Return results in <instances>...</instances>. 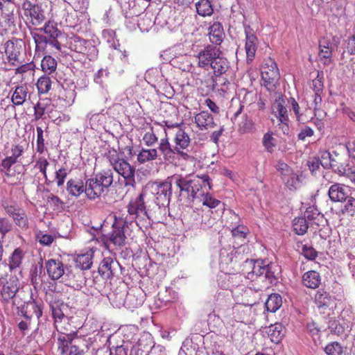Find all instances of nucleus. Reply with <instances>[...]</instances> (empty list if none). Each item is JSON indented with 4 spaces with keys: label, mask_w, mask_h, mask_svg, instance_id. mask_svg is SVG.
I'll return each instance as SVG.
<instances>
[{
    "label": "nucleus",
    "mask_w": 355,
    "mask_h": 355,
    "mask_svg": "<svg viewBox=\"0 0 355 355\" xmlns=\"http://www.w3.org/2000/svg\"><path fill=\"white\" fill-rule=\"evenodd\" d=\"M2 206L17 227L22 230H27L29 228L28 218L23 208L15 203L10 204L7 202H3Z\"/></svg>",
    "instance_id": "obj_9"
},
{
    "label": "nucleus",
    "mask_w": 355,
    "mask_h": 355,
    "mask_svg": "<svg viewBox=\"0 0 355 355\" xmlns=\"http://www.w3.org/2000/svg\"><path fill=\"white\" fill-rule=\"evenodd\" d=\"M245 50L246 53V59L248 63L252 62L254 60L257 49L258 39L252 30L248 28H245Z\"/></svg>",
    "instance_id": "obj_16"
},
{
    "label": "nucleus",
    "mask_w": 355,
    "mask_h": 355,
    "mask_svg": "<svg viewBox=\"0 0 355 355\" xmlns=\"http://www.w3.org/2000/svg\"><path fill=\"white\" fill-rule=\"evenodd\" d=\"M52 316L54 319V324L60 334H68L69 329L67 326H70L68 318L64 315L60 307L58 305H51Z\"/></svg>",
    "instance_id": "obj_19"
},
{
    "label": "nucleus",
    "mask_w": 355,
    "mask_h": 355,
    "mask_svg": "<svg viewBox=\"0 0 355 355\" xmlns=\"http://www.w3.org/2000/svg\"><path fill=\"white\" fill-rule=\"evenodd\" d=\"M142 140L147 146H153L158 141V137L153 131V128H150V130L144 133Z\"/></svg>",
    "instance_id": "obj_57"
},
{
    "label": "nucleus",
    "mask_w": 355,
    "mask_h": 355,
    "mask_svg": "<svg viewBox=\"0 0 355 355\" xmlns=\"http://www.w3.org/2000/svg\"><path fill=\"white\" fill-rule=\"evenodd\" d=\"M194 119L198 128L201 130H209L216 125L212 115L207 111H202L196 114Z\"/></svg>",
    "instance_id": "obj_25"
},
{
    "label": "nucleus",
    "mask_w": 355,
    "mask_h": 355,
    "mask_svg": "<svg viewBox=\"0 0 355 355\" xmlns=\"http://www.w3.org/2000/svg\"><path fill=\"white\" fill-rule=\"evenodd\" d=\"M47 273L51 279H59L64 273L63 263L59 259H51L46 262Z\"/></svg>",
    "instance_id": "obj_21"
},
{
    "label": "nucleus",
    "mask_w": 355,
    "mask_h": 355,
    "mask_svg": "<svg viewBox=\"0 0 355 355\" xmlns=\"http://www.w3.org/2000/svg\"><path fill=\"white\" fill-rule=\"evenodd\" d=\"M334 45L328 37H322L319 40V60L326 65L332 62Z\"/></svg>",
    "instance_id": "obj_15"
},
{
    "label": "nucleus",
    "mask_w": 355,
    "mask_h": 355,
    "mask_svg": "<svg viewBox=\"0 0 355 355\" xmlns=\"http://www.w3.org/2000/svg\"><path fill=\"white\" fill-rule=\"evenodd\" d=\"M21 51L22 45L20 40H8L4 44V51L7 56L8 62L12 66H17L21 63L19 60Z\"/></svg>",
    "instance_id": "obj_12"
},
{
    "label": "nucleus",
    "mask_w": 355,
    "mask_h": 355,
    "mask_svg": "<svg viewBox=\"0 0 355 355\" xmlns=\"http://www.w3.org/2000/svg\"><path fill=\"white\" fill-rule=\"evenodd\" d=\"M66 190L69 195L78 198L83 193L85 194L86 184L80 179H69L67 182Z\"/></svg>",
    "instance_id": "obj_24"
},
{
    "label": "nucleus",
    "mask_w": 355,
    "mask_h": 355,
    "mask_svg": "<svg viewBox=\"0 0 355 355\" xmlns=\"http://www.w3.org/2000/svg\"><path fill=\"white\" fill-rule=\"evenodd\" d=\"M220 54H223L220 48L210 44L207 45L196 55L198 67L207 70Z\"/></svg>",
    "instance_id": "obj_11"
},
{
    "label": "nucleus",
    "mask_w": 355,
    "mask_h": 355,
    "mask_svg": "<svg viewBox=\"0 0 355 355\" xmlns=\"http://www.w3.org/2000/svg\"><path fill=\"white\" fill-rule=\"evenodd\" d=\"M315 302L320 308L327 307L331 304V297L327 292L318 291L315 295Z\"/></svg>",
    "instance_id": "obj_46"
},
{
    "label": "nucleus",
    "mask_w": 355,
    "mask_h": 355,
    "mask_svg": "<svg viewBox=\"0 0 355 355\" xmlns=\"http://www.w3.org/2000/svg\"><path fill=\"white\" fill-rule=\"evenodd\" d=\"M11 102L15 106L22 105L28 95V88L26 85H17L10 91Z\"/></svg>",
    "instance_id": "obj_22"
},
{
    "label": "nucleus",
    "mask_w": 355,
    "mask_h": 355,
    "mask_svg": "<svg viewBox=\"0 0 355 355\" xmlns=\"http://www.w3.org/2000/svg\"><path fill=\"white\" fill-rule=\"evenodd\" d=\"M177 180V173L168 176L162 182H154L149 185L152 194L155 196V203L159 207L168 205L172 196V185Z\"/></svg>",
    "instance_id": "obj_4"
},
{
    "label": "nucleus",
    "mask_w": 355,
    "mask_h": 355,
    "mask_svg": "<svg viewBox=\"0 0 355 355\" xmlns=\"http://www.w3.org/2000/svg\"><path fill=\"white\" fill-rule=\"evenodd\" d=\"M209 37L212 44L220 45L223 40L225 33L223 26L219 22H214L209 28Z\"/></svg>",
    "instance_id": "obj_29"
},
{
    "label": "nucleus",
    "mask_w": 355,
    "mask_h": 355,
    "mask_svg": "<svg viewBox=\"0 0 355 355\" xmlns=\"http://www.w3.org/2000/svg\"><path fill=\"white\" fill-rule=\"evenodd\" d=\"M340 209L336 211L338 217H354L355 216V197L349 196L343 200Z\"/></svg>",
    "instance_id": "obj_28"
},
{
    "label": "nucleus",
    "mask_w": 355,
    "mask_h": 355,
    "mask_svg": "<svg viewBox=\"0 0 355 355\" xmlns=\"http://www.w3.org/2000/svg\"><path fill=\"white\" fill-rule=\"evenodd\" d=\"M272 114L277 119L278 125H286L288 128L289 116L283 98L276 99L271 106Z\"/></svg>",
    "instance_id": "obj_14"
},
{
    "label": "nucleus",
    "mask_w": 355,
    "mask_h": 355,
    "mask_svg": "<svg viewBox=\"0 0 355 355\" xmlns=\"http://www.w3.org/2000/svg\"><path fill=\"white\" fill-rule=\"evenodd\" d=\"M87 41L79 37H73L69 40V48L77 53L82 54L87 53V49L86 44Z\"/></svg>",
    "instance_id": "obj_39"
},
{
    "label": "nucleus",
    "mask_w": 355,
    "mask_h": 355,
    "mask_svg": "<svg viewBox=\"0 0 355 355\" xmlns=\"http://www.w3.org/2000/svg\"><path fill=\"white\" fill-rule=\"evenodd\" d=\"M243 267V272L248 279L263 284L259 287H254L257 291L268 287L276 279L275 272L272 270V265L266 264L262 260H246Z\"/></svg>",
    "instance_id": "obj_2"
},
{
    "label": "nucleus",
    "mask_w": 355,
    "mask_h": 355,
    "mask_svg": "<svg viewBox=\"0 0 355 355\" xmlns=\"http://www.w3.org/2000/svg\"><path fill=\"white\" fill-rule=\"evenodd\" d=\"M52 80L48 76L44 75L38 78L36 86L39 94H47L51 89Z\"/></svg>",
    "instance_id": "obj_43"
},
{
    "label": "nucleus",
    "mask_w": 355,
    "mask_h": 355,
    "mask_svg": "<svg viewBox=\"0 0 355 355\" xmlns=\"http://www.w3.org/2000/svg\"><path fill=\"white\" fill-rule=\"evenodd\" d=\"M231 310L232 315V318H230V315L229 313L225 312L223 313V316L225 318H230L227 323L234 326L235 322H243L244 320V314L243 311L242 310V306L239 304L234 305L231 308Z\"/></svg>",
    "instance_id": "obj_36"
},
{
    "label": "nucleus",
    "mask_w": 355,
    "mask_h": 355,
    "mask_svg": "<svg viewBox=\"0 0 355 355\" xmlns=\"http://www.w3.org/2000/svg\"><path fill=\"white\" fill-rule=\"evenodd\" d=\"M165 138L161 139L158 150L160 151L163 156L164 159L171 164H176L178 159V151L175 150V146L171 147L169 140L167 137V133L164 130Z\"/></svg>",
    "instance_id": "obj_18"
},
{
    "label": "nucleus",
    "mask_w": 355,
    "mask_h": 355,
    "mask_svg": "<svg viewBox=\"0 0 355 355\" xmlns=\"http://www.w3.org/2000/svg\"><path fill=\"white\" fill-rule=\"evenodd\" d=\"M230 67V62L223 55V54H220L211 66L214 75L216 76H218L219 75H226Z\"/></svg>",
    "instance_id": "obj_30"
},
{
    "label": "nucleus",
    "mask_w": 355,
    "mask_h": 355,
    "mask_svg": "<svg viewBox=\"0 0 355 355\" xmlns=\"http://www.w3.org/2000/svg\"><path fill=\"white\" fill-rule=\"evenodd\" d=\"M284 327L280 323H275L271 324L268 331V335L270 340L274 343H279L281 342L284 336Z\"/></svg>",
    "instance_id": "obj_33"
},
{
    "label": "nucleus",
    "mask_w": 355,
    "mask_h": 355,
    "mask_svg": "<svg viewBox=\"0 0 355 355\" xmlns=\"http://www.w3.org/2000/svg\"><path fill=\"white\" fill-rule=\"evenodd\" d=\"M94 250L89 249L85 253L78 254L75 259L76 266L81 270L89 269L93 263Z\"/></svg>",
    "instance_id": "obj_27"
},
{
    "label": "nucleus",
    "mask_w": 355,
    "mask_h": 355,
    "mask_svg": "<svg viewBox=\"0 0 355 355\" xmlns=\"http://www.w3.org/2000/svg\"><path fill=\"white\" fill-rule=\"evenodd\" d=\"M174 182L178 189L179 197L185 196L193 201L202 197L207 189H212L211 179L207 174L198 175L193 178L177 174V180Z\"/></svg>",
    "instance_id": "obj_1"
},
{
    "label": "nucleus",
    "mask_w": 355,
    "mask_h": 355,
    "mask_svg": "<svg viewBox=\"0 0 355 355\" xmlns=\"http://www.w3.org/2000/svg\"><path fill=\"white\" fill-rule=\"evenodd\" d=\"M114 169L124 178L125 186L134 187L135 184V168L124 159L114 163Z\"/></svg>",
    "instance_id": "obj_13"
},
{
    "label": "nucleus",
    "mask_w": 355,
    "mask_h": 355,
    "mask_svg": "<svg viewBox=\"0 0 355 355\" xmlns=\"http://www.w3.org/2000/svg\"><path fill=\"white\" fill-rule=\"evenodd\" d=\"M51 100L46 98L43 101H39L34 106V118L36 121L42 118L45 113H48L52 110Z\"/></svg>",
    "instance_id": "obj_34"
},
{
    "label": "nucleus",
    "mask_w": 355,
    "mask_h": 355,
    "mask_svg": "<svg viewBox=\"0 0 355 355\" xmlns=\"http://www.w3.org/2000/svg\"><path fill=\"white\" fill-rule=\"evenodd\" d=\"M22 315L31 320L33 317L39 319L42 315V309L35 301H29L26 303L21 311Z\"/></svg>",
    "instance_id": "obj_26"
},
{
    "label": "nucleus",
    "mask_w": 355,
    "mask_h": 355,
    "mask_svg": "<svg viewBox=\"0 0 355 355\" xmlns=\"http://www.w3.org/2000/svg\"><path fill=\"white\" fill-rule=\"evenodd\" d=\"M47 202L50 204L51 206H53L54 209L61 208L63 204L62 201L58 196H54L53 194H51L48 196Z\"/></svg>",
    "instance_id": "obj_64"
},
{
    "label": "nucleus",
    "mask_w": 355,
    "mask_h": 355,
    "mask_svg": "<svg viewBox=\"0 0 355 355\" xmlns=\"http://www.w3.org/2000/svg\"><path fill=\"white\" fill-rule=\"evenodd\" d=\"M25 151V145L18 144H14L12 146V148L10 149L11 155L9 156L13 160L16 161L17 162H19V158L21 156L24 154Z\"/></svg>",
    "instance_id": "obj_58"
},
{
    "label": "nucleus",
    "mask_w": 355,
    "mask_h": 355,
    "mask_svg": "<svg viewBox=\"0 0 355 355\" xmlns=\"http://www.w3.org/2000/svg\"><path fill=\"white\" fill-rule=\"evenodd\" d=\"M328 194L334 202H343L349 197L346 186L339 183L332 184L329 189Z\"/></svg>",
    "instance_id": "obj_23"
},
{
    "label": "nucleus",
    "mask_w": 355,
    "mask_h": 355,
    "mask_svg": "<svg viewBox=\"0 0 355 355\" xmlns=\"http://www.w3.org/2000/svg\"><path fill=\"white\" fill-rule=\"evenodd\" d=\"M49 162L48 159L45 157L40 155L37 157L34 167H35V168L38 169L42 173L44 178L45 179H46L47 178L46 171H47V167L49 166Z\"/></svg>",
    "instance_id": "obj_53"
},
{
    "label": "nucleus",
    "mask_w": 355,
    "mask_h": 355,
    "mask_svg": "<svg viewBox=\"0 0 355 355\" xmlns=\"http://www.w3.org/2000/svg\"><path fill=\"white\" fill-rule=\"evenodd\" d=\"M293 227L297 234L304 235L307 232L309 225L304 217H297L293 221Z\"/></svg>",
    "instance_id": "obj_45"
},
{
    "label": "nucleus",
    "mask_w": 355,
    "mask_h": 355,
    "mask_svg": "<svg viewBox=\"0 0 355 355\" xmlns=\"http://www.w3.org/2000/svg\"><path fill=\"white\" fill-rule=\"evenodd\" d=\"M19 8H21L24 17L33 26H40L46 19L41 6L30 0H19Z\"/></svg>",
    "instance_id": "obj_8"
},
{
    "label": "nucleus",
    "mask_w": 355,
    "mask_h": 355,
    "mask_svg": "<svg viewBox=\"0 0 355 355\" xmlns=\"http://www.w3.org/2000/svg\"><path fill=\"white\" fill-rule=\"evenodd\" d=\"M324 352L327 355H342L343 350L340 343L332 342L325 347Z\"/></svg>",
    "instance_id": "obj_56"
},
{
    "label": "nucleus",
    "mask_w": 355,
    "mask_h": 355,
    "mask_svg": "<svg viewBox=\"0 0 355 355\" xmlns=\"http://www.w3.org/2000/svg\"><path fill=\"white\" fill-rule=\"evenodd\" d=\"M12 223L6 218H0V234L3 238L7 233L11 231Z\"/></svg>",
    "instance_id": "obj_61"
},
{
    "label": "nucleus",
    "mask_w": 355,
    "mask_h": 355,
    "mask_svg": "<svg viewBox=\"0 0 355 355\" xmlns=\"http://www.w3.org/2000/svg\"><path fill=\"white\" fill-rule=\"evenodd\" d=\"M37 143H36V151L40 155L44 153L46 150V148L44 143V131L41 127H37Z\"/></svg>",
    "instance_id": "obj_54"
},
{
    "label": "nucleus",
    "mask_w": 355,
    "mask_h": 355,
    "mask_svg": "<svg viewBox=\"0 0 355 355\" xmlns=\"http://www.w3.org/2000/svg\"><path fill=\"white\" fill-rule=\"evenodd\" d=\"M67 174V170L64 167H62L55 171V180L58 187L63 186Z\"/></svg>",
    "instance_id": "obj_59"
},
{
    "label": "nucleus",
    "mask_w": 355,
    "mask_h": 355,
    "mask_svg": "<svg viewBox=\"0 0 355 355\" xmlns=\"http://www.w3.org/2000/svg\"><path fill=\"white\" fill-rule=\"evenodd\" d=\"M239 132L242 134L250 132L254 128V123L252 119L246 114L243 116L242 121L239 123Z\"/></svg>",
    "instance_id": "obj_49"
},
{
    "label": "nucleus",
    "mask_w": 355,
    "mask_h": 355,
    "mask_svg": "<svg viewBox=\"0 0 355 355\" xmlns=\"http://www.w3.org/2000/svg\"><path fill=\"white\" fill-rule=\"evenodd\" d=\"M225 76V75H219L218 76H216L213 75L211 76V85H210V89L212 91L226 93L228 89L230 82Z\"/></svg>",
    "instance_id": "obj_32"
},
{
    "label": "nucleus",
    "mask_w": 355,
    "mask_h": 355,
    "mask_svg": "<svg viewBox=\"0 0 355 355\" xmlns=\"http://www.w3.org/2000/svg\"><path fill=\"white\" fill-rule=\"evenodd\" d=\"M144 196V192H141L139 196L130 201L128 205V212L130 215L135 216V218L140 214L147 215Z\"/></svg>",
    "instance_id": "obj_20"
},
{
    "label": "nucleus",
    "mask_w": 355,
    "mask_h": 355,
    "mask_svg": "<svg viewBox=\"0 0 355 355\" xmlns=\"http://www.w3.org/2000/svg\"><path fill=\"white\" fill-rule=\"evenodd\" d=\"M24 253L22 249L17 248L15 249L11 255L8 258V263L10 269L14 270L20 267Z\"/></svg>",
    "instance_id": "obj_37"
},
{
    "label": "nucleus",
    "mask_w": 355,
    "mask_h": 355,
    "mask_svg": "<svg viewBox=\"0 0 355 355\" xmlns=\"http://www.w3.org/2000/svg\"><path fill=\"white\" fill-rule=\"evenodd\" d=\"M36 239L41 245L49 246L54 241V237L48 234H44L40 232L36 235Z\"/></svg>",
    "instance_id": "obj_60"
},
{
    "label": "nucleus",
    "mask_w": 355,
    "mask_h": 355,
    "mask_svg": "<svg viewBox=\"0 0 355 355\" xmlns=\"http://www.w3.org/2000/svg\"><path fill=\"white\" fill-rule=\"evenodd\" d=\"M262 144L267 152L272 153L274 151L276 147V139L272 132H268L263 135Z\"/></svg>",
    "instance_id": "obj_48"
},
{
    "label": "nucleus",
    "mask_w": 355,
    "mask_h": 355,
    "mask_svg": "<svg viewBox=\"0 0 355 355\" xmlns=\"http://www.w3.org/2000/svg\"><path fill=\"white\" fill-rule=\"evenodd\" d=\"M196 10L198 15L206 17L210 16L214 12L211 3L209 0H200L196 4Z\"/></svg>",
    "instance_id": "obj_44"
},
{
    "label": "nucleus",
    "mask_w": 355,
    "mask_h": 355,
    "mask_svg": "<svg viewBox=\"0 0 355 355\" xmlns=\"http://www.w3.org/2000/svg\"><path fill=\"white\" fill-rule=\"evenodd\" d=\"M173 143L178 155L184 161L192 160L193 157L188 153V147L191 143L189 135L182 128H179L174 136Z\"/></svg>",
    "instance_id": "obj_10"
},
{
    "label": "nucleus",
    "mask_w": 355,
    "mask_h": 355,
    "mask_svg": "<svg viewBox=\"0 0 355 355\" xmlns=\"http://www.w3.org/2000/svg\"><path fill=\"white\" fill-rule=\"evenodd\" d=\"M114 261L111 257L104 258L98 266L99 274L105 279H109L113 276L112 265Z\"/></svg>",
    "instance_id": "obj_38"
},
{
    "label": "nucleus",
    "mask_w": 355,
    "mask_h": 355,
    "mask_svg": "<svg viewBox=\"0 0 355 355\" xmlns=\"http://www.w3.org/2000/svg\"><path fill=\"white\" fill-rule=\"evenodd\" d=\"M282 304V300L280 295L271 294L266 302L265 306L269 312L274 313L277 311Z\"/></svg>",
    "instance_id": "obj_40"
},
{
    "label": "nucleus",
    "mask_w": 355,
    "mask_h": 355,
    "mask_svg": "<svg viewBox=\"0 0 355 355\" xmlns=\"http://www.w3.org/2000/svg\"><path fill=\"white\" fill-rule=\"evenodd\" d=\"M290 102L291 104V107L294 111V113L296 116L297 120L300 123H303V124L306 123L307 121H309V118L306 117V116H304V114L302 113H300V107L298 103L296 101V100L294 98H291Z\"/></svg>",
    "instance_id": "obj_55"
},
{
    "label": "nucleus",
    "mask_w": 355,
    "mask_h": 355,
    "mask_svg": "<svg viewBox=\"0 0 355 355\" xmlns=\"http://www.w3.org/2000/svg\"><path fill=\"white\" fill-rule=\"evenodd\" d=\"M113 182V172L111 169L101 171L86 180L85 196L90 200H95L106 196Z\"/></svg>",
    "instance_id": "obj_3"
},
{
    "label": "nucleus",
    "mask_w": 355,
    "mask_h": 355,
    "mask_svg": "<svg viewBox=\"0 0 355 355\" xmlns=\"http://www.w3.org/2000/svg\"><path fill=\"white\" fill-rule=\"evenodd\" d=\"M248 233L246 226L239 225L232 230V235L235 242L243 241Z\"/></svg>",
    "instance_id": "obj_52"
},
{
    "label": "nucleus",
    "mask_w": 355,
    "mask_h": 355,
    "mask_svg": "<svg viewBox=\"0 0 355 355\" xmlns=\"http://www.w3.org/2000/svg\"><path fill=\"white\" fill-rule=\"evenodd\" d=\"M41 67L44 73L51 74L56 70L57 61L51 55H45L42 60Z\"/></svg>",
    "instance_id": "obj_42"
},
{
    "label": "nucleus",
    "mask_w": 355,
    "mask_h": 355,
    "mask_svg": "<svg viewBox=\"0 0 355 355\" xmlns=\"http://www.w3.org/2000/svg\"><path fill=\"white\" fill-rule=\"evenodd\" d=\"M46 33L49 37H60L62 32L58 28V24L53 20H49L44 24V26L39 29Z\"/></svg>",
    "instance_id": "obj_41"
},
{
    "label": "nucleus",
    "mask_w": 355,
    "mask_h": 355,
    "mask_svg": "<svg viewBox=\"0 0 355 355\" xmlns=\"http://www.w3.org/2000/svg\"><path fill=\"white\" fill-rule=\"evenodd\" d=\"M198 200L202 202L204 206L210 209L216 208L221 203L220 200L216 199L209 193V189L205 192L202 197H200Z\"/></svg>",
    "instance_id": "obj_47"
},
{
    "label": "nucleus",
    "mask_w": 355,
    "mask_h": 355,
    "mask_svg": "<svg viewBox=\"0 0 355 355\" xmlns=\"http://www.w3.org/2000/svg\"><path fill=\"white\" fill-rule=\"evenodd\" d=\"M83 340L77 336L76 332L59 334L58 337V350L60 355H83V349L80 348V344Z\"/></svg>",
    "instance_id": "obj_6"
},
{
    "label": "nucleus",
    "mask_w": 355,
    "mask_h": 355,
    "mask_svg": "<svg viewBox=\"0 0 355 355\" xmlns=\"http://www.w3.org/2000/svg\"><path fill=\"white\" fill-rule=\"evenodd\" d=\"M73 88L63 87V92L60 94V98L69 105L72 104L76 98V86L72 85Z\"/></svg>",
    "instance_id": "obj_51"
},
{
    "label": "nucleus",
    "mask_w": 355,
    "mask_h": 355,
    "mask_svg": "<svg viewBox=\"0 0 355 355\" xmlns=\"http://www.w3.org/2000/svg\"><path fill=\"white\" fill-rule=\"evenodd\" d=\"M302 254L309 260H313L318 257V252L312 247L304 245L302 248Z\"/></svg>",
    "instance_id": "obj_62"
},
{
    "label": "nucleus",
    "mask_w": 355,
    "mask_h": 355,
    "mask_svg": "<svg viewBox=\"0 0 355 355\" xmlns=\"http://www.w3.org/2000/svg\"><path fill=\"white\" fill-rule=\"evenodd\" d=\"M261 78L263 86L268 91H274L279 78V71L276 62L271 58L264 60L261 67Z\"/></svg>",
    "instance_id": "obj_7"
},
{
    "label": "nucleus",
    "mask_w": 355,
    "mask_h": 355,
    "mask_svg": "<svg viewBox=\"0 0 355 355\" xmlns=\"http://www.w3.org/2000/svg\"><path fill=\"white\" fill-rule=\"evenodd\" d=\"M158 157L157 149L156 148H141L137 154V160L144 164L146 162L155 160Z\"/></svg>",
    "instance_id": "obj_35"
},
{
    "label": "nucleus",
    "mask_w": 355,
    "mask_h": 355,
    "mask_svg": "<svg viewBox=\"0 0 355 355\" xmlns=\"http://www.w3.org/2000/svg\"><path fill=\"white\" fill-rule=\"evenodd\" d=\"M113 220L112 225V230L107 235L104 236L105 243H110L116 247H121L125 245L126 236L124 228L127 226V220L123 216L113 214L110 215Z\"/></svg>",
    "instance_id": "obj_5"
},
{
    "label": "nucleus",
    "mask_w": 355,
    "mask_h": 355,
    "mask_svg": "<svg viewBox=\"0 0 355 355\" xmlns=\"http://www.w3.org/2000/svg\"><path fill=\"white\" fill-rule=\"evenodd\" d=\"M319 216V211L314 205L309 206L304 212V218L309 220H315Z\"/></svg>",
    "instance_id": "obj_63"
},
{
    "label": "nucleus",
    "mask_w": 355,
    "mask_h": 355,
    "mask_svg": "<svg viewBox=\"0 0 355 355\" xmlns=\"http://www.w3.org/2000/svg\"><path fill=\"white\" fill-rule=\"evenodd\" d=\"M31 35L35 44V50L44 51L48 44L47 37L33 31L31 32Z\"/></svg>",
    "instance_id": "obj_50"
},
{
    "label": "nucleus",
    "mask_w": 355,
    "mask_h": 355,
    "mask_svg": "<svg viewBox=\"0 0 355 355\" xmlns=\"http://www.w3.org/2000/svg\"><path fill=\"white\" fill-rule=\"evenodd\" d=\"M302 282L306 287L315 289L320 286L321 277L318 272L310 270L303 275Z\"/></svg>",
    "instance_id": "obj_31"
},
{
    "label": "nucleus",
    "mask_w": 355,
    "mask_h": 355,
    "mask_svg": "<svg viewBox=\"0 0 355 355\" xmlns=\"http://www.w3.org/2000/svg\"><path fill=\"white\" fill-rule=\"evenodd\" d=\"M18 289L19 287L17 284L15 283V281L10 282H6V283L3 284L1 291L0 300L2 303L7 304L12 300L14 305H19V302H17L18 297L17 293Z\"/></svg>",
    "instance_id": "obj_17"
}]
</instances>
